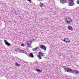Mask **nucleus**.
<instances>
[{"mask_svg": "<svg viewBox=\"0 0 79 79\" xmlns=\"http://www.w3.org/2000/svg\"><path fill=\"white\" fill-rule=\"evenodd\" d=\"M65 21L67 24H71V22H72V19L69 18L67 17L65 18Z\"/></svg>", "mask_w": 79, "mask_h": 79, "instance_id": "f257e3e1", "label": "nucleus"}, {"mask_svg": "<svg viewBox=\"0 0 79 79\" xmlns=\"http://www.w3.org/2000/svg\"><path fill=\"white\" fill-rule=\"evenodd\" d=\"M73 2V0H69V6H74V3Z\"/></svg>", "mask_w": 79, "mask_h": 79, "instance_id": "f03ea898", "label": "nucleus"}, {"mask_svg": "<svg viewBox=\"0 0 79 79\" xmlns=\"http://www.w3.org/2000/svg\"><path fill=\"white\" fill-rule=\"evenodd\" d=\"M66 71L68 73H73V71L74 70L72 69H70L68 67L66 68Z\"/></svg>", "mask_w": 79, "mask_h": 79, "instance_id": "7ed1b4c3", "label": "nucleus"}, {"mask_svg": "<svg viewBox=\"0 0 79 79\" xmlns=\"http://www.w3.org/2000/svg\"><path fill=\"white\" fill-rule=\"evenodd\" d=\"M63 41H64V42H65L66 44H69L70 42V40L68 38H64V40H63Z\"/></svg>", "mask_w": 79, "mask_h": 79, "instance_id": "20e7f679", "label": "nucleus"}, {"mask_svg": "<svg viewBox=\"0 0 79 79\" xmlns=\"http://www.w3.org/2000/svg\"><path fill=\"white\" fill-rule=\"evenodd\" d=\"M27 42V46L28 47H29V48H30V47H31V44H32V41L30 40L28 41Z\"/></svg>", "mask_w": 79, "mask_h": 79, "instance_id": "39448f33", "label": "nucleus"}, {"mask_svg": "<svg viewBox=\"0 0 79 79\" xmlns=\"http://www.w3.org/2000/svg\"><path fill=\"white\" fill-rule=\"evenodd\" d=\"M40 48L41 49H43L45 51L46 50V49H47V48L45 47L44 45H41L40 46Z\"/></svg>", "mask_w": 79, "mask_h": 79, "instance_id": "423d86ee", "label": "nucleus"}, {"mask_svg": "<svg viewBox=\"0 0 79 79\" xmlns=\"http://www.w3.org/2000/svg\"><path fill=\"white\" fill-rule=\"evenodd\" d=\"M4 42L6 45H7V46H9L11 45V44L8 43V41H7V40H4Z\"/></svg>", "mask_w": 79, "mask_h": 79, "instance_id": "0eeeda50", "label": "nucleus"}, {"mask_svg": "<svg viewBox=\"0 0 79 79\" xmlns=\"http://www.w3.org/2000/svg\"><path fill=\"white\" fill-rule=\"evenodd\" d=\"M61 3H67V0H60Z\"/></svg>", "mask_w": 79, "mask_h": 79, "instance_id": "6e6552de", "label": "nucleus"}, {"mask_svg": "<svg viewBox=\"0 0 79 79\" xmlns=\"http://www.w3.org/2000/svg\"><path fill=\"white\" fill-rule=\"evenodd\" d=\"M68 29L70 31H73V28L71 25H69L68 27Z\"/></svg>", "mask_w": 79, "mask_h": 79, "instance_id": "1a4fd4ad", "label": "nucleus"}, {"mask_svg": "<svg viewBox=\"0 0 79 79\" xmlns=\"http://www.w3.org/2000/svg\"><path fill=\"white\" fill-rule=\"evenodd\" d=\"M38 54H39L38 55H40L41 56H44V53L41 52H39Z\"/></svg>", "mask_w": 79, "mask_h": 79, "instance_id": "9d476101", "label": "nucleus"}, {"mask_svg": "<svg viewBox=\"0 0 79 79\" xmlns=\"http://www.w3.org/2000/svg\"><path fill=\"white\" fill-rule=\"evenodd\" d=\"M75 73L76 74H79V71H78L73 70V73Z\"/></svg>", "mask_w": 79, "mask_h": 79, "instance_id": "9b49d317", "label": "nucleus"}, {"mask_svg": "<svg viewBox=\"0 0 79 79\" xmlns=\"http://www.w3.org/2000/svg\"><path fill=\"white\" fill-rule=\"evenodd\" d=\"M40 6L41 8L44 6V3H42L41 2H40Z\"/></svg>", "mask_w": 79, "mask_h": 79, "instance_id": "f8f14e48", "label": "nucleus"}, {"mask_svg": "<svg viewBox=\"0 0 79 79\" xmlns=\"http://www.w3.org/2000/svg\"><path fill=\"white\" fill-rule=\"evenodd\" d=\"M36 71L37 72H38V73H41V72H42V71L40 69H36Z\"/></svg>", "mask_w": 79, "mask_h": 79, "instance_id": "ddd939ff", "label": "nucleus"}, {"mask_svg": "<svg viewBox=\"0 0 79 79\" xmlns=\"http://www.w3.org/2000/svg\"><path fill=\"white\" fill-rule=\"evenodd\" d=\"M38 49V47H37L36 48H33L32 49V50L33 51H35L37 50Z\"/></svg>", "mask_w": 79, "mask_h": 79, "instance_id": "4468645a", "label": "nucleus"}, {"mask_svg": "<svg viewBox=\"0 0 79 79\" xmlns=\"http://www.w3.org/2000/svg\"><path fill=\"white\" fill-rule=\"evenodd\" d=\"M29 56L31 58H34V56L33 55V54L32 53H30Z\"/></svg>", "mask_w": 79, "mask_h": 79, "instance_id": "2eb2a0df", "label": "nucleus"}, {"mask_svg": "<svg viewBox=\"0 0 79 79\" xmlns=\"http://www.w3.org/2000/svg\"><path fill=\"white\" fill-rule=\"evenodd\" d=\"M21 52L23 53H25V54H26V53H27L24 50H21Z\"/></svg>", "mask_w": 79, "mask_h": 79, "instance_id": "dca6fc26", "label": "nucleus"}, {"mask_svg": "<svg viewBox=\"0 0 79 79\" xmlns=\"http://www.w3.org/2000/svg\"><path fill=\"white\" fill-rule=\"evenodd\" d=\"M42 56H41L39 55H37V57H38V58H39V59H40H40H42Z\"/></svg>", "mask_w": 79, "mask_h": 79, "instance_id": "f3484780", "label": "nucleus"}, {"mask_svg": "<svg viewBox=\"0 0 79 79\" xmlns=\"http://www.w3.org/2000/svg\"><path fill=\"white\" fill-rule=\"evenodd\" d=\"M64 13H66L65 12H66V11H68V9H66V8H65L64 9Z\"/></svg>", "mask_w": 79, "mask_h": 79, "instance_id": "a211bd4d", "label": "nucleus"}, {"mask_svg": "<svg viewBox=\"0 0 79 79\" xmlns=\"http://www.w3.org/2000/svg\"><path fill=\"white\" fill-rule=\"evenodd\" d=\"M15 65H16V66H20V65L19 64H18V63H17V62L16 63Z\"/></svg>", "mask_w": 79, "mask_h": 79, "instance_id": "6ab92c4d", "label": "nucleus"}, {"mask_svg": "<svg viewBox=\"0 0 79 79\" xmlns=\"http://www.w3.org/2000/svg\"><path fill=\"white\" fill-rule=\"evenodd\" d=\"M15 14V15H18V12H17V11H15V12H14Z\"/></svg>", "mask_w": 79, "mask_h": 79, "instance_id": "aec40b11", "label": "nucleus"}, {"mask_svg": "<svg viewBox=\"0 0 79 79\" xmlns=\"http://www.w3.org/2000/svg\"><path fill=\"white\" fill-rule=\"evenodd\" d=\"M21 46H22V47H24L25 46V45L23 44H21Z\"/></svg>", "mask_w": 79, "mask_h": 79, "instance_id": "412c9836", "label": "nucleus"}, {"mask_svg": "<svg viewBox=\"0 0 79 79\" xmlns=\"http://www.w3.org/2000/svg\"><path fill=\"white\" fill-rule=\"evenodd\" d=\"M77 4H79V1H78L77 2Z\"/></svg>", "mask_w": 79, "mask_h": 79, "instance_id": "4be33fe9", "label": "nucleus"}, {"mask_svg": "<svg viewBox=\"0 0 79 79\" xmlns=\"http://www.w3.org/2000/svg\"><path fill=\"white\" fill-rule=\"evenodd\" d=\"M63 68L64 69H65V70H66V69L65 68H66V66H64Z\"/></svg>", "mask_w": 79, "mask_h": 79, "instance_id": "5701e85b", "label": "nucleus"}, {"mask_svg": "<svg viewBox=\"0 0 79 79\" xmlns=\"http://www.w3.org/2000/svg\"><path fill=\"white\" fill-rule=\"evenodd\" d=\"M27 1H28L29 2H31V0H27Z\"/></svg>", "mask_w": 79, "mask_h": 79, "instance_id": "b1692460", "label": "nucleus"}, {"mask_svg": "<svg viewBox=\"0 0 79 79\" xmlns=\"http://www.w3.org/2000/svg\"><path fill=\"white\" fill-rule=\"evenodd\" d=\"M44 0H40V1H44Z\"/></svg>", "mask_w": 79, "mask_h": 79, "instance_id": "393cba45", "label": "nucleus"}, {"mask_svg": "<svg viewBox=\"0 0 79 79\" xmlns=\"http://www.w3.org/2000/svg\"><path fill=\"white\" fill-rule=\"evenodd\" d=\"M39 0V1H40V0Z\"/></svg>", "mask_w": 79, "mask_h": 79, "instance_id": "a878e982", "label": "nucleus"}]
</instances>
